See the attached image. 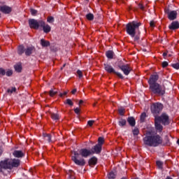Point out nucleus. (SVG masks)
I'll return each mask as SVG.
<instances>
[{
    "label": "nucleus",
    "instance_id": "obj_1",
    "mask_svg": "<svg viewBox=\"0 0 179 179\" xmlns=\"http://www.w3.org/2000/svg\"><path fill=\"white\" fill-rule=\"evenodd\" d=\"M143 142L147 146H152L156 148L159 145L163 143V138L155 130L151 129L147 131L145 136L143 138Z\"/></svg>",
    "mask_w": 179,
    "mask_h": 179
},
{
    "label": "nucleus",
    "instance_id": "obj_2",
    "mask_svg": "<svg viewBox=\"0 0 179 179\" xmlns=\"http://www.w3.org/2000/svg\"><path fill=\"white\" fill-rule=\"evenodd\" d=\"M94 154V152H93V150L83 148L78 152H73V155L71 157V159L75 162L76 164H77V166H85V164H86V162L85 161V159L80 158V156H82V157H88V156Z\"/></svg>",
    "mask_w": 179,
    "mask_h": 179
},
{
    "label": "nucleus",
    "instance_id": "obj_3",
    "mask_svg": "<svg viewBox=\"0 0 179 179\" xmlns=\"http://www.w3.org/2000/svg\"><path fill=\"white\" fill-rule=\"evenodd\" d=\"M141 22H138L136 21H133L128 23L126 25V31L127 34L131 36V37H135V35L136 34V31L139 30V26H141Z\"/></svg>",
    "mask_w": 179,
    "mask_h": 179
},
{
    "label": "nucleus",
    "instance_id": "obj_4",
    "mask_svg": "<svg viewBox=\"0 0 179 179\" xmlns=\"http://www.w3.org/2000/svg\"><path fill=\"white\" fill-rule=\"evenodd\" d=\"M150 89L154 94H157L158 96H163L166 93V88L159 83L150 86Z\"/></svg>",
    "mask_w": 179,
    "mask_h": 179
},
{
    "label": "nucleus",
    "instance_id": "obj_5",
    "mask_svg": "<svg viewBox=\"0 0 179 179\" xmlns=\"http://www.w3.org/2000/svg\"><path fill=\"white\" fill-rule=\"evenodd\" d=\"M4 164H6L4 167L7 169H13V167H19L20 165V160L19 159H6Z\"/></svg>",
    "mask_w": 179,
    "mask_h": 179
},
{
    "label": "nucleus",
    "instance_id": "obj_6",
    "mask_svg": "<svg viewBox=\"0 0 179 179\" xmlns=\"http://www.w3.org/2000/svg\"><path fill=\"white\" fill-rule=\"evenodd\" d=\"M162 110H163V104L160 103H155L151 106V111L155 117H157V115L160 111H162Z\"/></svg>",
    "mask_w": 179,
    "mask_h": 179
},
{
    "label": "nucleus",
    "instance_id": "obj_7",
    "mask_svg": "<svg viewBox=\"0 0 179 179\" xmlns=\"http://www.w3.org/2000/svg\"><path fill=\"white\" fill-rule=\"evenodd\" d=\"M105 66V70L107 71L108 72V73H115V75H117V76H119V78H120L121 79H122L124 77L122 76V73L115 72V71H114V69L113 68V66L108 65V64H104Z\"/></svg>",
    "mask_w": 179,
    "mask_h": 179
},
{
    "label": "nucleus",
    "instance_id": "obj_8",
    "mask_svg": "<svg viewBox=\"0 0 179 179\" xmlns=\"http://www.w3.org/2000/svg\"><path fill=\"white\" fill-rule=\"evenodd\" d=\"M155 118H158L159 122H162L164 125H168L169 124V115L166 113H163L160 117L155 116Z\"/></svg>",
    "mask_w": 179,
    "mask_h": 179
},
{
    "label": "nucleus",
    "instance_id": "obj_9",
    "mask_svg": "<svg viewBox=\"0 0 179 179\" xmlns=\"http://www.w3.org/2000/svg\"><path fill=\"white\" fill-rule=\"evenodd\" d=\"M29 24L31 29H35V30H37L38 27H40V21L38 22L36 20H29Z\"/></svg>",
    "mask_w": 179,
    "mask_h": 179
},
{
    "label": "nucleus",
    "instance_id": "obj_10",
    "mask_svg": "<svg viewBox=\"0 0 179 179\" xmlns=\"http://www.w3.org/2000/svg\"><path fill=\"white\" fill-rule=\"evenodd\" d=\"M157 80H159V76L157 74H154L150 76L148 83L150 86H153L155 85H157Z\"/></svg>",
    "mask_w": 179,
    "mask_h": 179
},
{
    "label": "nucleus",
    "instance_id": "obj_11",
    "mask_svg": "<svg viewBox=\"0 0 179 179\" xmlns=\"http://www.w3.org/2000/svg\"><path fill=\"white\" fill-rule=\"evenodd\" d=\"M40 26L41 27H43L44 33H50L51 31V27H50L48 24H45L44 21H40Z\"/></svg>",
    "mask_w": 179,
    "mask_h": 179
},
{
    "label": "nucleus",
    "instance_id": "obj_12",
    "mask_svg": "<svg viewBox=\"0 0 179 179\" xmlns=\"http://www.w3.org/2000/svg\"><path fill=\"white\" fill-rule=\"evenodd\" d=\"M160 122H159V118H155V129L158 132H162L163 131V126L160 124Z\"/></svg>",
    "mask_w": 179,
    "mask_h": 179
},
{
    "label": "nucleus",
    "instance_id": "obj_13",
    "mask_svg": "<svg viewBox=\"0 0 179 179\" xmlns=\"http://www.w3.org/2000/svg\"><path fill=\"white\" fill-rule=\"evenodd\" d=\"M0 10L3 13H10L12 12V8L8 6H0Z\"/></svg>",
    "mask_w": 179,
    "mask_h": 179
},
{
    "label": "nucleus",
    "instance_id": "obj_14",
    "mask_svg": "<svg viewBox=\"0 0 179 179\" xmlns=\"http://www.w3.org/2000/svg\"><path fill=\"white\" fill-rule=\"evenodd\" d=\"M120 69L124 72V75H129L131 67L128 64L120 66Z\"/></svg>",
    "mask_w": 179,
    "mask_h": 179
},
{
    "label": "nucleus",
    "instance_id": "obj_15",
    "mask_svg": "<svg viewBox=\"0 0 179 179\" xmlns=\"http://www.w3.org/2000/svg\"><path fill=\"white\" fill-rule=\"evenodd\" d=\"M168 19L169 20H175V19H177V11L172 10L168 13Z\"/></svg>",
    "mask_w": 179,
    "mask_h": 179
},
{
    "label": "nucleus",
    "instance_id": "obj_16",
    "mask_svg": "<svg viewBox=\"0 0 179 179\" xmlns=\"http://www.w3.org/2000/svg\"><path fill=\"white\" fill-rule=\"evenodd\" d=\"M14 157H17V158H20V157H23V156H24V152L20 150H15L13 153Z\"/></svg>",
    "mask_w": 179,
    "mask_h": 179
},
{
    "label": "nucleus",
    "instance_id": "obj_17",
    "mask_svg": "<svg viewBox=\"0 0 179 179\" xmlns=\"http://www.w3.org/2000/svg\"><path fill=\"white\" fill-rule=\"evenodd\" d=\"M170 30H177V29H179V22H173L169 26Z\"/></svg>",
    "mask_w": 179,
    "mask_h": 179
},
{
    "label": "nucleus",
    "instance_id": "obj_18",
    "mask_svg": "<svg viewBox=\"0 0 179 179\" xmlns=\"http://www.w3.org/2000/svg\"><path fill=\"white\" fill-rule=\"evenodd\" d=\"M94 153L99 154L101 152V145L97 144L94 147V150H92Z\"/></svg>",
    "mask_w": 179,
    "mask_h": 179
},
{
    "label": "nucleus",
    "instance_id": "obj_19",
    "mask_svg": "<svg viewBox=\"0 0 179 179\" xmlns=\"http://www.w3.org/2000/svg\"><path fill=\"white\" fill-rule=\"evenodd\" d=\"M97 163V158L93 157L89 160V164L90 166H94Z\"/></svg>",
    "mask_w": 179,
    "mask_h": 179
},
{
    "label": "nucleus",
    "instance_id": "obj_20",
    "mask_svg": "<svg viewBox=\"0 0 179 179\" xmlns=\"http://www.w3.org/2000/svg\"><path fill=\"white\" fill-rule=\"evenodd\" d=\"M41 45L42 47H50V41H45V39H41Z\"/></svg>",
    "mask_w": 179,
    "mask_h": 179
},
{
    "label": "nucleus",
    "instance_id": "obj_21",
    "mask_svg": "<svg viewBox=\"0 0 179 179\" xmlns=\"http://www.w3.org/2000/svg\"><path fill=\"white\" fill-rule=\"evenodd\" d=\"M127 122H129V125H131V127H135V118L131 117H129L127 119Z\"/></svg>",
    "mask_w": 179,
    "mask_h": 179
},
{
    "label": "nucleus",
    "instance_id": "obj_22",
    "mask_svg": "<svg viewBox=\"0 0 179 179\" xmlns=\"http://www.w3.org/2000/svg\"><path fill=\"white\" fill-rule=\"evenodd\" d=\"M5 163H6V160L4 161H1L0 162V173H2V170L6 169L8 168H5L6 166H7L6 164H5Z\"/></svg>",
    "mask_w": 179,
    "mask_h": 179
},
{
    "label": "nucleus",
    "instance_id": "obj_23",
    "mask_svg": "<svg viewBox=\"0 0 179 179\" xmlns=\"http://www.w3.org/2000/svg\"><path fill=\"white\" fill-rule=\"evenodd\" d=\"M106 55L107 58H109V59H113V57H114V52L111 50H108L106 52Z\"/></svg>",
    "mask_w": 179,
    "mask_h": 179
},
{
    "label": "nucleus",
    "instance_id": "obj_24",
    "mask_svg": "<svg viewBox=\"0 0 179 179\" xmlns=\"http://www.w3.org/2000/svg\"><path fill=\"white\" fill-rule=\"evenodd\" d=\"M67 174H68V176H69V179H75V173H73V171L69 170V171L67 172Z\"/></svg>",
    "mask_w": 179,
    "mask_h": 179
},
{
    "label": "nucleus",
    "instance_id": "obj_25",
    "mask_svg": "<svg viewBox=\"0 0 179 179\" xmlns=\"http://www.w3.org/2000/svg\"><path fill=\"white\" fill-rule=\"evenodd\" d=\"M43 136L45 141H48V142H51V135L50 134H47L44 133L43 134Z\"/></svg>",
    "mask_w": 179,
    "mask_h": 179
},
{
    "label": "nucleus",
    "instance_id": "obj_26",
    "mask_svg": "<svg viewBox=\"0 0 179 179\" xmlns=\"http://www.w3.org/2000/svg\"><path fill=\"white\" fill-rule=\"evenodd\" d=\"M33 50H34V48H27L25 50V55H31V52H33Z\"/></svg>",
    "mask_w": 179,
    "mask_h": 179
},
{
    "label": "nucleus",
    "instance_id": "obj_27",
    "mask_svg": "<svg viewBox=\"0 0 179 179\" xmlns=\"http://www.w3.org/2000/svg\"><path fill=\"white\" fill-rule=\"evenodd\" d=\"M23 52H24V47L23 45H20L18 47V54L20 55H22V54H23Z\"/></svg>",
    "mask_w": 179,
    "mask_h": 179
},
{
    "label": "nucleus",
    "instance_id": "obj_28",
    "mask_svg": "<svg viewBox=\"0 0 179 179\" xmlns=\"http://www.w3.org/2000/svg\"><path fill=\"white\" fill-rule=\"evenodd\" d=\"M51 118L52 120H54L55 121H57V120H59V116L57 114L52 113Z\"/></svg>",
    "mask_w": 179,
    "mask_h": 179
},
{
    "label": "nucleus",
    "instance_id": "obj_29",
    "mask_svg": "<svg viewBox=\"0 0 179 179\" xmlns=\"http://www.w3.org/2000/svg\"><path fill=\"white\" fill-rule=\"evenodd\" d=\"M87 20H93L94 19V15L92 13H88L86 15Z\"/></svg>",
    "mask_w": 179,
    "mask_h": 179
},
{
    "label": "nucleus",
    "instance_id": "obj_30",
    "mask_svg": "<svg viewBox=\"0 0 179 179\" xmlns=\"http://www.w3.org/2000/svg\"><path fill=\"white\" fill-rule=\"evenodd\" d=\"M14 68L16 72H20L22 71V65L20 64L15 65Z\"/></svg>",
    "mask_w": 179,
    "mask_h": 179
},
{
    "label": "nucleus",
    "instance_id": "obj_31",
    "mask_svg": "<svg viewBox=\"0 0 179 179\" xmlns=\"http://www.w3.org/2000/svg\"><path fill=\"white\" fill-rule=\"evenodd\" d=\"M127 124V120L122 119L119 121L120 127H124Z\"/></svg>",
    "mask_w": 179,
    "mask_h": 179
},
{
    "label": "nucleus",
    "instance_id": "obj_32",
    "mask_svg": "<svg viewBox=\"0 0 179 179\" xmlns=\"http://www.w3.org/2000/svg\"><path fill=\"white\" fill-rule=\"evenodd\" d=\"M103 143H104V138L99 137L98 138V145H99L100 146H103Z\"/></svg>",
    "mask_w": 179,
    "mask_h": 179
},
{
    "label": "nucleus",
    "instance_id": "obj_33",
    "mask_svg": "<svg viewBox=\"0 0 179 179\" xmlns=\"http://www.w3.org/2000/svg\"><path fill=\"white\" fill-rule=\"evenodd\" d=\"M108 177L109 179L115 178V173H114V172H110V173H109V174L108 175Z\"/></svg>",
    "mask_w": 179,
    "mask_h": 179
},
{
    "label": "nucleus",
    "instance_id": "obj_34",
    "mask_svg": "<svg viewBox=\"0 0 179 179\" xmlns=\"http://www.w3.org/2000/svg\"><path fill=\"white\" fill-rule=\"evenodd\" d=\"M145 118H146V113H142L141 115V122H143Z\"/></svg>",
    "mask_w": 179,
    "mask_h": 179
},
{
    "label": "nucleus",
    "instance_id": "obj_35",
    "mask_svg": "<svg viewBox=\"0 0 179 179\" xmlns=\"http://www.w3.org/2000/svg\"><path fill=\"white\" fill-rule=\"evenodd\" d=\"M157 166L159 169H163V162L161 161H157Z\"/></svg>",
    "mask_w": 179,
    "mask_h": 179
},
{
    "label": "nucleus",
    "instance_id": "obj_36",
    "mask_svg": "<svg viewBox=\"0 0 179 179\" xmlns=\"http://www.w3.org/2000/svg\"><path fill=\"white\" fill-rule=\"evenodd\" d=\"M66 104H68L69 106H73V102H72V100L70 99H68L66 100Z\"/></svg>",
    "mask_w": 179,
    "mask_h": 179
},
{
    "label": "nucleus",
    "instance_id": "obj_37",
    "mask_svg": "<svg viewBox=\"0 0 179 179\" xmlns=\"http://www.w3.org/2000/svg\"><path fill=\"white\" fill-rule=\"evenodd\" d=\"M124 113H125V109H124L123 108H119V114L120 115H124Z\"/></svg>",
    "mask_w": 179,
    "mask_h": 179
},
{
    "label": "nucleus",
    "instance_id": "obj_38",
    "mask_svg": "<svg viewBox=\"0 0 179 179\" xmlns=\"http://www.w3.org/2000/svg\"><path fill=\"white\" fill-rule=\"evenodd\" d=\"M30 12H31L32 16H36V15H37V10L31 8Z\"/></svg>",
    "mask_w": 179,
    "mask_h": 179
},
{
    "label": "nucleus",
    "instance_id": "obj_39",
    "mask_svg": "<svg viewBox=\"0 0 179 179\" xmlns=\"http://www.w3.org/2000/svg\"><path fill=\"white\" fill-rule=\"evenodd\" d=\"M77 75L80 78L83 77V73H82V71L80 70L77 71Z\"/></svg>",
    "mask_w": 179,
    "mask_h": 179
},
{
    "label": "nucleus",
    "instance_id": "obj_40",
    "mask_svg": "<svg viewBox=\"0 0 179 179\" xmlns=\"http://www.w3.org/2000/svg\"><path fill=\"white\" fill-rule=\"evenodd\" d=\"M16 92V87H12L11 89L8 90V93H15Z\"/></svg>",
    "mask_w": 179,
    "mask_h": 179
},
{
    "label": "nucleus",
    "instance_id": "obj_41",
    "mask_svg": "<svg viewBox=\"0 0 179 179\" xmlns=\"http://www.w3.org/2000/svg\"><path fill=\"white\" fill-rule=\"evenodd\" d=\"M13 73V72L12 71V70H8L6 72V76H12V74Z\"/></svg>",
    "mask_w": 179,
    "mask_h": 179
},
{
    "label": "nucleus",
    "instance_id": "obj_42",
    "mask_svg": "<svg viewBox=\"0 0 179 179\" xmlns=\"http://www.w3.org/2000/svg\"><path fill=\"white\" fill-rule=\"evenodd\" d=\"M48 23H52L54 22V18L52 17H48L47 19Z\"/></svg>",
    "mask_w": 179,
    "mask_h": 179
},
{
    "label": "nucleus",
    "instance_id": "obj_43",
    "mask_svg": "<svg viewBox=\"0 0 179 179\" xmlns=\"http://www.w3.org/2000/svg\"><path fill=\"white\" fill-rule=\"evenodd\" d=\"M55 94H57V91H54L52 90L50 91V96H51V97L55 96Z\"/></svg>",
    "mask_w": 179,
    "mask_h": 179
},
{
    "label": "nucleus",
    "instance_id": "obj_44",
    "mask_svg": "<svg viewBox=\"0 0 179 179\" xmlns=\"http://www.w3.org/2000/svg\"><path fill=\"white\" fill-rule=\"evenodd\" d=\"M139 134V129H138V128H135L133 130V134L134 135H138Z\"/></svg>",
    "mask_w": 179,
    "mask_h": 179
},
{
    "label": "nucleus",
    "instance_id": "obj_45",
    "mask_svg": "<svg viewBox=\"0 0 179 179\" xmlns=\"http://www.w3.org/2000/svg\"><path fill=\"white\" fill-rule=\"evenodd\" d=\"M93 124H94V120H89L87 122V125H89V127H92Z\"/></svg>",
    "mask_w": 179,
    "mask_h": 179
},
{
    "label": "nucleus",
    "instance_id": "obj_46",
    "mask_svg": "<svg viewBox=\"0 0 179 179\" xmlns=\"http://www.w3.org/2000/svg\"><path fill=\"white\" fill-rule=\"evenodd\" d=\"M172 67L174 68L175 69H179V64L178 63L173 64H172Z\"/></svg>",
    "mask_w": 179,
    "mask_h": 179
},
{
    "label": "nucleus",
    "instance_id": "obj_47",
    "mask_svg": "<svg viewBox=\"0 0 179 179\" xmlns=\"http://www.w3.org/2000/svg\"><path fill=\"white\" fill-rule=\"evenodd\" d=\"M166 66H169V63L167 62H164L162 63V68H166Z\"/></svg>",
    "mask_w": 179,
    "mask_h": 179
},
{
    "label": "nucleus",
    "instance_id": "obj_48",
    "mask_svg": "<svg viewBox=\"0 0 179 179\" xmlns=\"http://www.w3.org/2000/svg\"><path fill=\"white\" fill-rule=\"evenodd\" d=\"M5 73H6V71L3 69H0V76H3Z\"/></svg>",
    "mask_w": 179,
    "mask_h": 179
},
{
    "label": "nucleus",
    "instance_id": "obj_49",
    "mask_svg": "<svg viewBox=\"0 0 179 179\" xmlns=\"http://www.w3.org/2000/svg\"><path fill=\"white\" fill-rule=\"evenodd\" d=\"M74 113H76V114H79L80 113V109L79 108H75Z\"/></svg>",
    "mask_w": 179,
    "mask_h": 179
},
{
    "label": "nucleus",
    "instance_id": "obj_50",
    "mask_svg": "<svg viewBox=\"0 0 179 179\" xmlns=\"http://www.w3.org/2000/svg\"><path fill=\"white\" fill-rule=\"evenodd\" d=\"M150 27H155V21H151L150 22Z\"/></svg>",
    "mask_w": 179,
    "mask_h": 179
},
{
    "label": "nucleus",
    "instance_id": "obj_51",
    "mask_svg": "<svg viewBox=\"0 0 179 179\" xmlns=\"http://www.w3.org/2000/svg\"><path fill=\"white\" fill-rule=\"evenodd\" d=\"M139 40V36L134 37V41H138Z\"/></svg>",
    "mask_w": 179,
    "mask_h": 179
},
{
    "label": "nucleus",
    "instance_id": "obj_52",
    "mask_svg": "<svg viewBox=\"0 0 179 179\" xmlns=\"http://www.w3.org/2000/svg\"><path fill=\"white\" fill-rule=\"evenodd\" d=\"M72 94H75L76 93V89H74L71 91Z\"/></svg>",
    "mask_w": 179,
    "mask_h": 179
},
{
    "label": "nucleus",
    "instance_id": "obj_53",
    "mask_svg": "<svg viewBox=\"0 0 179 179\" xmlns=\"http://www.w3.org/2000/svg\"><path fill=\"white\" fill-rule=\"evenodd\" d=\"M66 92H64L63 94H60L61 97H62V96H66Z\"/></svg>",
    "mask_w": 179,
    "mask_h": 179
},
{
    "label": "nucleus",
    "instance_id": "obj_54",
    "mask_svg": "<svg viewBox=\"0 0 179 179\" xmlns=\"http://www.w3.org/2000/svg\"><path fill=\"white\" fill-rule=\"evenodd\" d=\"M138 6H139L140 9H143V6L142 4H139Z\"/></svg>",
    "mask_w": 179,
    "mask_h": 179
},
{
    "label": "nucleus",
    "instance_id": "obj_55",
    "mask_svg": "<svg viewBox=\"0 0 179 179\" xmlns=\"http://www.w3.org/2000/svg\"><path fill=\"white\" fill-rule=\"evenodd\" d=\"M80 104H83V100H80V101H79V106H80Z\"/></svg>",
    "mask_w": 179,
    "mask_h": 179
},
{
    "label": "nucleus",
    "instance_id": "obj_56",
    "mask_svg": "<svg viewBox=\"0 0 179 179\" xmlns=\"http://www.w3.org/2000/svg\"><path fill=\"white\" fill-rule=\"evenodd\" d=\"M163 57H167V53L164 52V53H163Z\"/></svg>",
    "mask_w": 179,
    "mask_h": 179
},
{
    "label": "nucleus",
    "instance_id": "obj_57",
    "mask_svg": "<svg viewBox=\"0 0 179 179\" xmlns=\"http://www.w3.org/2000/svg\"><path fill=\"white\" fill-rule=\"evenodd\" d=\"M96 106V103H94V107Z\"/></svg>",
    "mask_w": 179,
    "mask_h": 179
},
{
    "label": "nucleus",
    "instance_id": "obj_58",
    "mask_svg": "<svg viewBox=\"0 0 179 179\" xmlns=\"http://www.w3.org/2000/svg\"><path fill=\"white\" fill-rule=\"evenodd\" d=\"M66 65V64H64V66H63L64 67Z\"/></svg>",
    "mask_w": 179,
    "mask_h": 179
},
{
    "label": "nucleus",
    "instance_id": "obj_59",
    "mask_svg": "<svg viewBox=\"0 0 179 179\" xmlns=\"http://www.w3.org/2000/svg\"><path fill=\"white\" fill-rule=\"evenodd\" d=\"M1 150H0V156H1Z\"/></svg>",
    "mask_w": 179,
    "mask_h": 179
}]
</instances>
